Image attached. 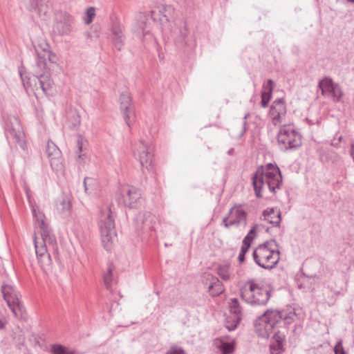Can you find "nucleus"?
Segmentation results:
<instances>
[{
    "instance_id": "nucleus-1",
    "label": "nucleus",
    "mask_w": 354,
    "mask_h": 354,
    "mask_svg": "<svg viewBox=\"0 0 354 354\" xmlns=\"http://www.w3.org/2000/svg\"><path fill=\"white\" fill-rule=\"evenodd\" d=\"M35 49L36 57L35 63L32 66V77H26L27 80H25L21 70L19 71V75L26 90L32 88L36 93L41 91L48 95L53 85L50 71L53 65L57 64L58 58L50 50V46L46 43L35 46Z\"/></svg>"
},
{
    "instance_id": "nucleus-2",
    "label": "nucleus",
    "mask_w": 354,
    "mask_h": 354,
    "mask_svg": "<svg viewBox=\"0 0 354 354\" xmlns=\"http://www.w3.org/2000/svg\"><path fill=\"white\" fill-rule=\"evenodd\" d=\"M267 185L269 190L275 194L277 189H279L282 185V176L279 168L272 163L267 164L265 167H261L252 176V185L257 198L262 197L261 189Z\"/></svg>"
},
{
    "instance_id": "nucleus-3",
    "label": "nucleus",
    "mask_w": 354,
    "mask_h": 354,
    "mask_svg": "<svg viewBox=\"0 0 354 354\" xmlns=\"http://www.w3.org/2000/svg\"><path fill=\"white\" fill-rule=\"evenodd\" d=\"M296 313L294 311L286 313L276 310H267L259 317L254 323V330L258 336L269 338L272 332L278 331L277 327L282 319H294Z\"/></svg>"
},
{
    "instance_id": "nucleus-4",
    "label": "nucleus",
    "mask_w": 354,
    "mask_h": 354,
    "mask_svg": "<svg viewBox=\"0 0 354 354\" xmlns=\"http://www.w3.org/2000/svg\"><path fill=\"white\" fill-rule=\"evenodd\" d=\"M277 247L275 239H271L259 245L252 253L255 263L264 269H272L280 259V252L274 248Z\"/></svg>"
},
{
    "instance_id": "nucleus-5",
    "label": "nucleus",
    "mask_w": 354,
    "mask_h": 354,
    "mask_svg": "<svg viewBox=\"0 0 354 354\" xmlns=\"http://www.w3.org/2000/svg\"><path fill=\"white\" fill-rule=\"evenodd\" d=\"M241 299L252 306L266 305L270 298V290L258 284L253 280L247 282L245 286L241 289Z\"/></svg>"
},
{
    "instance_id": "nucleus-6",
    "label": "nucleus",
    "mask_w": 354,
    "mask_h": 354,
    "mask_svg": "<svg viewBox=\"0 0 354 354\" xmlns=\"http://www.w3.org/2000/svg\"><path fill=\"white\" fill-rule=\"evenodd\" d=\"M277 142L279 149L283 151L295 150L301 145L302 137L293 128L283 126L277 134Z\"/></svg>"
},
{
    "instance_id": "nucleus-7",
    "label": "nucleus",
    "mask_w": 354,
    "mask_h": 354,
    "mask_svg": "<svg viewBox=\"0 0 354 354\" xmlns=\"http://www.w3.org/2000/svg\"><path fill=\"white\" fill-rule=\"evenodd\" d=\"M110 209L102 212L99 223L102 241L106 250L110 249V243L116 236L115 222Z\"/></svg>"
},
{
    "instance_id": "nucleus-8",
    "label": "nucleus",
    "mask_w": 354,
    "mask_h": 354,
    "mask_svg": "<svg viewBox=\"0 0 354 354\" xmlns=\"http://www.w3.org/2000/svg\"><path fill=\"white\" fill-rule=\"evenodd\" d=\"M118 201L120 204L126 207L136 209L142 205L143 198L138 188L126 185L120 187Z\"/></svg>"
},
{
    "instance_id": "nucleus-9",
    "label": "nucleus",
    "mask_w": 354,
    "mask_h": 354,
    "mask_svg": "<svg viewBox=\"0 0 354 354\" xmlns=\"http://www.w3.org/2000/svg\"><path fill=\"white\" fill-rule=\"evenodd\" d=\"M30 205L32 216L40 229L41 240L39 241L44 242L46 245L48 244L54 247L57 244L56 239L55 236L51 234L50 229L44 221V214L39 210V207L36 205H33L31 201H30Z\"/></svg>"
},
{
    "instance_id": "nucleus-10",
    "label": "nucleus",
    "mask_w": 354,
    "mask_h": 354,
    "mask_svg": "<svg viewBox=\"0 0 354 354\" xmlns=\"http://www.w3.org/2000/svg\"><path fill=\"white\" fill-rule=\"evenodd\" d=\"M156 217L149 212H140L134 218L135 227L138 233L152 236L156 230Z\"/></svg>"
},
{
    "instance_id": "nucleus-11",
    "label": "nucleus",
    "mask_w": 354,
    "mask_h": 354,
    "mask_svg": "<svg viewBox=\"0 0 354 354\" xmlns=\"http://www.w3.org/2000/svg\"><path fill=\"white\" fill-rule=\"evenodd\" d=\"M1 291L10 310L17 318L23 315L24 306L19 298V292L10 285L2 286Z\"/></svg>"
},
{
    "instance_id": "nucleus-12",
    "label": "nucleus",
    "mask_w": 354,
    "mask_h": 354,
    "mask_svg": "<svg viewBox=\"0 0 354 354\" xmlns=\"http://www.w3.org/2000/svg\"><path fill=\"white\" fill-rule=\"evenodd\" d=\"M318 87L321 90L323 96L330 99L335 102H339L343 96L341 86L334 82L330 77H325L320 80Z\"/></svg>"
},
{
    "instance_id": "nucleus-13",
    "label": "nucleus",
    "mask_w": 354,
    "mask_h": 354,
    "mask_svg": "<svg viewBox=\"0 0 354 354\" xmlns=\"http://www.w3.org/2000/svg\"><path fill=\"white\" fill-rule=\"evenodd\" d=\"M149 147L143 140H140L133 148L135 158L139 161L142 169L149 171L151 169L153 154L149 151Z\"/></svg>"
},
{
    "instance_id": "nucleus-14",
    "label": "nucleus",
    "mask_w": 354,
    "mask_h": 354,
    "mask_svg": "<svg viewBox=\"0 0 354 354\" xmlns=\"http://www.w3.org/2000/svg\"><path fill=\"white\" fill-rule=\"evenodd\" d=\"M4 130L7 139H13L16 142H21L24 138V131L19 119L9 115L4 119Z\"/></svg>"
},
{
    "instance_id": "nucleus-15",
    "label": "nucleus",
    "mask_w": 354,
    "mask_h": 354,
    "mask_svg": "<svg viewBox=\"0 0 354 354\" xmlns=\"http://www.w3.org/2000/svg\"><path fill=\"white\" fill-rule=\"evenodd\" d=\"M120 111L125 122L129 127H131L135 120V110L131 103V97L127 91L120 94Z\"/></svg>"
},
{
    "instance_id": "nucleus-16",
    "label": "nucleus",
    "mask_w": 354,
    "mask_h": 354,
    "mask_svg": "<svg viewBox=\"0 0 354 354\" xmlns=\"http://www.w3.org/2000/svg\"><path fill=\"white\" fill-rule=\"evenodd\" d=\"M229 307L231 315L226 318L225 326L232 331L236 328L241 320V307L236 298L231 299Z\"/></svg>"
},
{
    "instance_id": "nucleus-17",
    "label": "nucleus",
    "mask_w": 354,
    "mask_h": 354,
    "mask_svg": "<svg viewBox=\"0 0 354 354\" xmlns=\"http://www.w3.org/2000/svg\"><path fill=\"white\" fill-rule=\"evenodd\" d=\"M51 3L49 0H28L26 8L30 12H35L39 17L46 20L51 11Z\"/></svg>"
},
{
    "instance_id": "nucleus-18",
    "label": "nucleus",
    "mask_w": 354,
    "mask_h": 354,
    "mask_svg": "<svg viewBox=\"0 0 354 354\" xmlns=\"http://www.w3.org/2000/svg\"><path fill=\"white\" fill-rule=\"evenodd\" d=\"M34 245L36 256L41 268L44 270H48L50 267L52 260L50 254L48 252L47 247L44 242H41L34 238Z\"/></svg>"
},
{
    "instance_id": "nucleus-19",
    "label": "nucleus",
    "mask_w": 354,
    "mask_h": 354,
    "mask_svg": "<svg viewBox=\"0 0 354 354\" xmlns=\"http://www.w3.org/2000/svg\"><path fill=\"white\" fill-rule=\"evenodd\" d=\"M174 12V9L171 6L160 4L151 10V18L163 25L169 21Z\"/></svg>"
},
{
    "instance_id": "nucleus-20",
    "label": "nucleus",
    "mask_w": 354,
    "mask_h": 354,
    "mask_svg": "<svg viewBox=\"0 0 354 354\" xmlns=\"http://www.w3.org/2000/svg\"><path fill=\"white\" fill-rule=\"evenodd\" d=\"M73 21L74 19L71 15L62 13L57 18L53 30L60 35H68L72 30Z\"/></svg>"
},
{
    "instance_id": "nucleus-21",
    "label": "nucleus",
    "mask_w": 354,
    "mask_h": 354,
    "mask_svg": "<svg viewBox=\"0 0 354 354\" xmlns=\"http://www.w3.org/2000/svg\"><path fill=\"white\" fill-rule=\"evenodd\" d=\"M270 116L272 123L274 125H279L281 123L282 119L286 114V108L285 102L282 98L275 100L270 108Z\"/></svg>"
},
{
    "instance_id": "nucleus-22",
    "label": "nucleus",
    "mask_w": 354,
    "mask_h": 354,
    "mask_svg": "<svg viewBox=\"0 0 354 354\" xmlns=\"http://www.w3.org/2000/svg\"><path fill=\"white\" fill-rule=\"evenodd\" d=\"M135 34L140 37L145 38L151 36V27L149 26L147 15L144 12H139L136 16V24L133 28Z\"/></svg>"
},
{
    "instance_id": "nucleus-23",
    "label": "nucleus",
    "mask_w": 354,
    "mask_h": 354,
    "mask_svg": "<svg viewBox=\"0 0 354 354\" xmlns=\"http://www.w3.org/2000/svg\"><path fill=\"white\" fill-rule=\"evenodd\" d=\"M46 153L49 159L50 166L53 169H59L62 167V153L57 146L53 142L48 141L46 145Z\"/></svg>"
},
{
    "instance_id": "nucleus-24",
    "label": "nucleus",
    "mask_w": 354,
    "mask_h": 354,
    "mask_svg": "<svg viewBox=\"0 0 354 354\" xmlns=\"http://www.w3.org/2000/svg\"><path fill=\"white\" fill-rule=\"evenodd\" d=\"M229 214L230 220L229 221L228 224H225V227H229L232 225L246 226L247 213L243 209L239 207H232L230 209Z\"/></svg>"
},
{
    "instance_id": "nucleus-25",
    "label": "nucleus",
    "mask_w": 354,
    "mask_h": 354,
    "mask_svg": "<svg viewBox=\"0 0 354 354\" xmlns=\"http://www.w3.org/2000/svg\"><path fill=\"white\" fill-rule=\"evenodd\" d=\"M124 26L118 21H113L111 26V36L112 39L114 44V46L118 50H121L124 41Z\"/></svg>"
},
{
    "instance_id": "nucleus-26",
    "label": "nucleus",
    "mask_w": 354,
    "mask_h": 354,
    "mask_svg": "<svg viewBox=\"0 0 354 354\" xmlns=\"http://www.w3.org/2000/svg\"><path fill=\"white\" fill-rule=\"evenodd\" d=\"M187 30L185 22L181 21L178 27H176L171 33V37L174 41L177 46H183L185 43V37H187Z\"/></svg>"
},
{
    "instance_id": "nucleus-27",
    "label": "nucleus",
    "mask_w": 354,
    "mask_h": 354,
    "mask_svg": "<svg viewBox=\"0 0 354 354\" xmlns=\"http://www.w3.org/2000/svg\"><path fill=\"white\" fill-rule=\"evenodd\" d=\"M272 341L270 345L271 354H281L285 335L279 331L272 332Z\"/></svg>"
},
{
    "instance_id": "nucleus-28",
    "label": "nucleus",
    "mask_w": 354,
    "mask_h": 354,
    "mask_svg": "<svg viewBox=\"0 0 354 354\" xmlns=\"http://www.w3.org/2000/svg\"><path fill=\"white\" fill-rule=\"evenodd\" d=\"M263 216L265 221L274 226H279L281 221V212L278 209L268 208L263 212Z\"/></svg>"
},
{
    "instance_id": "nucleus-29",
    "label": "nucleus",
    "mask_w": 354,
    "mask_h": 354,
    "mask_svg": "<svg viewBox=\"0 0 354 354\" xmlns=\"http://www.w3.org/2000/svg\"><path fill=\"white\" fill-rule=\"evenodd\" d=\"M87 144V141L84 139V138L78 134L77 136L76 145L77 147V151L76 153L77 154V162L79 165V167L84 166L85 163L86 155L84 153V147Z\"/></svg>"
},
{
    "instance_id": "nucleus-30",
    "label": "nucleus",
    "mask_w": 354,
    "mask_h": 354,
    "mask_svg": "<svg viewBox=\"0 0 354 354\" xmlns=\"http://www.w3.org/2000/svg\"><path fill=\"white\" fill-rule=\"evenodd\" d=\"M207 279L211 280L208 291L212 296H218L224 291L223 283L218 278L214 277L211 274H207Z\"/></svg>"
},
{
    "instance_id": "nucleus-31",
    "label": "nucleus",
    "mask_w": 354,
    "mask_h": 354,
    "mask_svg": "<svg viewBox=\"0 0 354 354\" xmlns=\"http://www.w3.org/2000/svg\"><path fill=\"white\" fill-rule=\"evenodd\" d=\"M84 192L86 194H94L98 189V182L95 178L85 177L83 182Z\"/></svg>"
},
{
    "instance_id": "nucleus-32",
    "label": "nucleus",
    "mask_w": 354,
    "mask_h": 354,
    "mask_svg": "<svg viewBox=\"0 0 354 354\" xmlns=\"http://www.w3.org/2000/svg\"><path fill=\"white\" fill-rule=\"evenodd\" d=\"M80 115L77 110H71L68 113L67 123L70 129H75L80 124Z\"/></svg>"
},
{
    "instance_id": "nucleus-33",
    "label": "nucleus",
    "mask_w": 354,
    "mask_h": 354,
    "mask_svg": "<svg viewBox=\"0 0 354 354\" xmlns=\"http://www.w3.org/2000/svg\"><path fill=\"white\" fill-rule=\"evenodd\" d=\"M50 350L53 354H76L75 351L69 350L61 344L52 345Z\"/></svg>"
},
{
    "instance_id": "nucleus-34",
    "label": "nucleus",
    "mask_w": 354,
    "mask_h": 354,
    "mask_svg": "<svg viewBox=\"0 0 354 354\" xmlns=\"http://www.w3.org/2000/svg\"><path fill=\"white\" fill-rule=\"evenodd\" d=\"M257 225H254L253 227L250 230L249 232L244 237L242 243L243 245H246L248 246L251 245L252 242L256 236V231H257Z\"/></svg>"
},
{
    "instance_id": "nucleus-35",
    "label": "nucleus",
    "mask_w": 354,
    "mask_h": 354,
    "mask_svg": "<svg viewBox=\"0 0 354 354\" xmlns=\"http://www.w3.org/2000/svg\"><path fill=\"white\" fill-rule=\"evenodd\" d=\"M71 207V203L69 198H62L60 201L57 203V208L61 212H68Z\"/></svg>"
},
{
    "instance_id": "nucleus-36",
    "label": "nucleus",
    "mask_w": 354,
    "mask_h": 354,
    "mask_svg": "<svg viewBox=\"0 0 354 354\" xmlns=\"http://www.w3.org/2000/svg\"><path fill=\"white\" fill-rule=\"evenodd\" d=\"M218 348L221 351V354H230L234 350V346L232 344L223 341L220 342Z\"/></svg>"
},
{
    "instance_id": "nucleus-37",
    "label": "nucleus",
    "mask_w": 354,
    "mask_h": 354,
    "mask_svg": "<svg viewBox=\"0 0 354 354\" xmlns=\"http://www.w3.org/2000/svg\"><path fill=\"white\" fill-rule=\"evenodd\" d=\"M218 274L220 277L225 280L227 281L230 279V272H229V266H220L218 268Z\"/></svg>"
},
{
    "instance_id": "nucleus-38",
    "label": "nucleus",
    "mask_w": 354,
    "mask_h": 354,
    "mask_svg": "<svg viewBox=\"0 0 354 354\" xmlns=\"http://www.w3.org/2000/svg\"><path fill=\"white\" fill-rule=\"evenodd\" d=\"M112 273H113V269L111 266H109L107 273L105 274L104 276V283L106 286V288L108 290H110L111 288Z\"/></svg>"
},
{
    "instance_id": "nucleus-39",
    "label": "nucleus",
    "mask_w": 354,
    "mask_h": 354,
    "mask_svg": "<svg viewBox=\"0 0 354 354\" xmlns=\"http://www.w3.org/2000/svg\"><path fill=\"white\" fill-rule=\"evenodd\" d=\"M274 89V82L271 79L267 80V82L263 86V91L261 93H265L268 95H272Z\"/></svg>"
},
{
    "instance_id": "nucleus-40",
    "label": "nucleus",
    "mask_w": 354,
    "mask_h": 354,
    "mask_svg": "<svg viewBox=\"0 0 354 354\" xmlns=\"http://www.w3.org/2000/svg\"><path fill=\"white\" fill-rule=\"evenodd\" d=\"M86 19H85V23L86 24H89L92 22L93 18L95 15V10L93 7H89L87 8L86 12Z\"/></svg>"
},
{
    "instance_id": "nucleus-41",
    "label": "nucleus",
    "mask_w": 354,
    "mask_h": 354,
    "mask_svg": "<svg viewBox=\"0 0 354 354\" xmlns=\"http://www.w3.org/2000/svg\"><path fill=\"white\" fill-rule=\"evenodd\" d=\"M272 95H268L265 93H261V106L266 108L268 106L269 102L271 100Z\"/></svg>"
},
{
    "instance_id": "nucleus-42",
    "label": "nucleus",
    "mask_w": 354,
    "mask_h": 354,
    "mask_svg": "<svg viewBox=\"0 0 354 354\" xmlns=\"http://www.w3.org/2000/svg\"><path fill=\"white\" fill-rule=\"evenodd\" d=\"M249 248L250 246L243 245L242 243V246L241 248V250L238 257V259L240 263H243L244 261L245 254L248 252Z\"/></svg>"
},
{
    "instance_id": "nucleus-43",
    "label": "nucleus",
    "mask_w": 354,
    "mask_h": 354,
    "mask_svg": "<svg viewBox=\"0 0 354 354\" xmlns=\"http://www.w3.org/2000/svg\"><path fill=\"white\" fill-rule=\"evenodd\" d=\"M334 353L335 354H346L344 349L342 340L337 342L334 347Z\"/></svg>"
},
{
    "instance_id": "nucleus-44",
    "label": "nucleus",
    "mask_w": 354,
    "mask_h": 354,
    "mask_svg": "<svg viewBox=\"0 0 354 354\" xmlns=\"http://www.w3.org/2000/svg\"><path fill=\"white\" fill-rule=\"evenodd\" d=\"M165 354H185L184 350L180 347L172 346Z\"/></svg>"
},
{
    "instance_id": "nucleus-45",
    "label": "nucleus",
    "mask_w": 354,
    "mask_h": 354,
    "mask_svg": "<svg viewBox=\"0 0 354 354\" xmlns=\"http://www.w3.org/2000/svg\"><path fill=\"white\" fill-rule=\"evenodd\" d=\"M248 116H249V113H245L243 117V127H242V130L241 132V136H243L247 130V124H248L247 119H248Z\"/></svg>"
},
{
    "instance_id": "nucleus-46",
    "label": "nucleus",
    "mask_w": 354,
    "mask_h": 354,
    "mask_svg": "<svg viewBox=\"0 0 354 354\" xmlns=\"http://www.w3.org/2000/svg\"><path fill=\"white\" fill-rule=\"evenodd\" d=\"M331 145L337 148L339 147V142H337L335 138H334V139L331 141Z\"/></svg>"
},
{
    "instance_id": "nucleus-47",
    "label": "nucleus",
    "mask_w": 354,
    "mask_h": 354,
    "mask_svg": "<svg viewBox=\"0 0 354 354\" xmlns=\"http://www.w3.org/2000/svg\"><path fill=\"white\" fill-rule=\"evenodd\" d=\"M350 155L352 158L354 157V142L351 144Z\"/></svg>"
},
{
    "instance_id": "nucleus-48",
    "label": "nucleus",
    "mask_w": 354,
    "mask_h": 354,
    "mask_svg": "<svg viewBox=\"0 0 354 354\" xmlns=\"http://www.w3.org/2000/svg\"><path fill=\"white\" fill-rule=\"evenodd\" d=\"M294 319H283V322L285 324L289 325L293 322Z\"/></svg>"
},
{
    "instance_id": "nucleus-49",
    "label": "nucleus",
    "mask_w": 354,
    "mask_h": 354,
    "mask_svg": "<svg viewBox=\"0 0 354 354\" xmlns=\"http://www.w3.org/2000/svg\"><path fill=\"white\" fill-rule=\"evenodd\" d=\"M228 217H224L222 220V224L225 227V224H228L229 221H227Z\"/></svg>"
},
{
    "instance_id": "nucleus-50",
    "label": "nucleus",
    "mask_w": 354,
    "mask_h": 354,
    "mask_svg": "<svg viewBox=\"0 0 354 354\" xmlns=\"http://www.w3.org/2000/svg\"><path fill=\"white\" fill-rule=\"evenodd\" d=\"M337 142H339L340 143V142L342 141V136H339L337 138H336Z\"/></svg>"
},
{
    "instance_id": "nucleus-51",
    "label": "nucleus",
    "mask_w": 354,
    "mask_h": 354,
    "mask_svg": "<svg viewBox=\"0 0 354 354\" xmlns=\"http://www.w3.org/2000/svg\"><path fill=\"white\" fill-rule=\"evenodd\" d=\"M3 327V322L0 320V328H2Z\"/></svg>"
},
{
    "instance_id": "nucleus-52",
    "label": "nucleus",
    "mask_w": 354,
    "mask_h": 354,
    "mask_svg": "<svg viewBox=\"0 0 354 354\" xmlns=\"http://www.w3.org/2000/svg\"><path fill=\"white\" fill-rule=\"evenodd\" d=\"M348 2L354 3V0H347Z\"/></svg>"
},
{
    "instance_id": "nucleus-53",
    "label": "nucleus",
    "mask_w": 354,
    "mask_h": 354,
    "mask_svg": "<svg viewBox=\"0 0 354 354\" xmlns=\"http://www.w3.org/2000/svg\"><path fill=\"white\" fill-rule=\"evenodd\" d=\"M232 151H233V149H230V150H229V151H228V153H229V154L232 153Z\"/></svg>"
}]
</instances>
